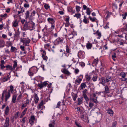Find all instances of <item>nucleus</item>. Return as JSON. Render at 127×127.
I'll list each match as a JSON object with an SVG mask.
<instances>
[{"mask_svg": "<svg viewBox=\"0 0 127 127\" xmlns=\"http://www.w3.org/2000/svg\"><path fill=\"white\" fill-rule=\"evenodd\" d=\"M85 78L86 79H99L97 77V75L95 74L94 72L93 71L92 73H86L85 75Z\"/></svg>", "mask_w": 127, "mask_h": 127, "instance_id": "obj_1", "label": "nucleus"}, {"mask_svg": "<svg viewBox=\"0 0 127 127\" xmlns=\"http://www.w3.org/2000/svg\"><path fill=\"white\" fill-rule=\"evenodd\" d=\"M47 21L48 23L51 24V27H50V29L53 30L55 27V20L54 18L51 17H49L47 19Z\"/></svg>", "mask_w": 127, "mask_h": 127, "instance_id": "obj_2", "label": "nucleus"}, {"mask_svg": "<svg viewBox=\"0 0 127 127\" xmlns=\"http://www.w3.org/2000/svg\"><path fill=\"white\" fill-rule=\"evenodd\" d=\"M48 81H46L43 82H41L40 83H39L37 85V86L40 89H42L44 87H46L48 84Z\"/></svg>", "mask_w": 127, "mask_h": 127, "instance_id": "obj_3", "label": "nucleus"}, {"mask_svg": "<svg viewBox=\"0 0 127 127\" xmlns=\"http://www.w3.org/2000/svg\"><path fill=\"white\" fill-rule=\"evenodd\" d=\"M30 41V39L28 38H24L23 39L21 40V41L26 46H29Z\"/></svg>", "mask_w": 127, "mask_h": 127, "instance_id": "obj_4", "label": "nucleus"}, {"mask_svg": "<svg viewBox=\"0 0 127 127\" xmlns=\"http://www.w3.org/2000/svg\"><path fill=\"white\" fill-rule=\"evenodd\" d=\"M85 56V52L83 51H80L78 53V56L80 59L84 58Z\"/></svg>", "mask_w": 127, "mask_h": 127, "instance_id": "obj_5", "label": "nucleus"}, {"mask_svg": "<svg viewBox=\"0 0 127 127\" xmlns=\"http://www.w3.org/2000/svg\"><path fill=\"white\" fill-rule=\"evenodd\" d=\"M65 47L66 51L67 53H68V54H67L65 55L67 57H71V53L70 54H69L70 52H71L70 49L69 47L67 45H66Z\"/></svg>", "mask_w": 127, "mask_h": 127, "instance_id": "obj_6", "label": "nucleus"}, {"mask_svg": "<svg viewBox=\"0 0 127 127\" xmlns=\"http://www.w3.org/2000/svg\"><path fill=\"white\" fill-rule=\"evenodd\" d=\"M29 25L30 22H26L25 23L23 27V28L25 30H30V28H31V27H30Z\"/></svg>", "mask_w": 127, "mask_h": 127, "instance_id": "obj_7", "label": "nucleus"}, {"mask_svg": "<svg viewBox=\"0 0 127 127\" xmlns=\"http://www.w3.org/2000/svg\"><path fill=\"white\" fill-rule=\"evenodd\" d=\"M42 39L45 43H47L50 41V36L48 35H45L43 37Z\"/></svg>", "mask_w": 127, "mask_h": 127, "instance_id": "obj_8", "label": "nucleus"}, {"mask_svg": "<svg viewBox=\"0 0 127 127\" xmlns=\"http://www.w3.org/2000/svg\"><path fill=\"white\" fill-rule=\"evenodd\" d=\"M35 120V118L34 116H31V118L29 120V122L31 125L30 126H31L34 124Z\"/></svg>", "mask_w": 127, "mask_h": 127, "instance_id": "obj_9", "label": "nucleus"}, {"mask_svg": "<svg viewBox=\"0 0 127 127\" xmlns=\"http://www.w3.org/2000/svg\"><path fill=\"white\" fill-rule=\"evenodd\" d=\"M64 39V38H63L58 37L55 40V42L57 44H58L60 43H63Z\"/></svg>", "mask_w": 127, "mask_h": 127, "instance_id": "obj_10", "label": "nucleus"}, {"mask_svg": "<svg viewBox=\"0 0 127 127\" xmlns=\"http://www.w3.org/2000/svg\"><path fill=\"white\" fill-rule=\"evenodd\" d=\"M9 118L6 117L4 124V127H9Z\"/></svg>", "mask_w": 127, "mask_h": 127, "instance_id": "obj_11", "label": "nucleus"}, {"mask_svg": "<svg viewBox=\"0 0 127 127\" xmlns=\"http://www.w3.org/2000/svg\"><path fill=\"white\" fill-rule=\"evenodd\" d=\"M29 25L31 27L30 31H32L35 29V23L32 21L30 22Z\"/></svg>", "mask_w": 127, "mask_h": 127, "instance_id": "obj_12", "label": "nucleus"}, {"mask_svg": "<svg viewBox=\"0 0 127 127\" xmlns=\"http://www.w3.org/2000/svg\"><path fill=\"white\" fill-rule=\"evenodd\" d=\"M5 101L6 102L7 99L9 98L10 96V91H8V92H5Z\"/></svg>", "mask_w": 127, "mask_h": 127, "instance_id": "obj_13", "label": "nucleus"}, {"mask_svg": "<svg viewBox=\"0 0 127 127\" xmlns=\"http://www.w3.org/2000/svg\"><path fill=\"white\" fill-rule=\"evenodd\" d=\"M30 70L32 71L34 74L36 73L37 71V68L36 67H32L29 69Z\"/></svg>", "mask_w": 127, "mask_h": 127, "instance_id": "obj_14", "label": "nucleus"}, {"mask_svg": "<svg viewBox=\"0 0 127 127\" xmlns=\"http://www.w3.org/2000/svg\"><path fill=\"white\" fill-rule=\"evenodd\" d=\"M105 91L103 92H100V93H103L104 92L105 94H107L109 93V89L108 87L106 86H105L104 87Z\"/></svg>", "mask_w": 127, "mask_h": 127, "instance_id": "obj_15", "label": "nucleus"}, {"mask_svg": "<svg viewBox=\"0 0 127 127\" xmlns=\"http://www.w3.org/2000/svg\"><path fill=\"white\" fill-rule=\"evenodd\" d=\"M83 100V97H81L79 98H78V103H77L78 105H80L82 103V101Z\"/></svg>", "mask_w": 127, "mask_h": 127, "instance_id": "obj_16", "label": "nucleus"}, {"mask_svg": "<svg viewBox=\"0 0 127 127\" xmlns=\"http://www.w3.org/2000/svg\"><path fill=\"white\" fill-rule=\"evenodd\" d=\"M9 110V108L8 106L6 107L4 110V114L7 115L8 114Z\"/></svg>", "mask_w": 127, "mask_h": 127, "instance_id": "obj_17", "label": "nucleus"}, {"mask_svg": "<svg viewBox=\"0 0 127 127\" xmlns=\"http://www.w3.org/2000/svg\"><path fill=\"white\" fill-rule=\"evenodd\" d=\"M94 34H96L98 36L97 38L98 39H100L101 36L100 32H99L98 30L97 31L95 32L94 33Z\"/></svg>", "mask_w": 127, "mask_h": 127, "instance_id": "obj_18", "label": "nucleus"}, {"mask_svg": "<svg viewBox=\"0 0 127 127\" xmlns=\"http://www.w3.org/2000/svg\"><path fill=\"white\" fill-rule=\"evenodd\" d=\"M30 12L29 11L27 10L26 12L25 15L26 19L27 20L30 17Z\"/></svg>", "mask_w": 127, "mask_h": 127, "instance_id": "obj_19", "label": "nucleus"}, {"mask_svg": "<svg viewBox=\"0 0 127 127\" xmlns=\"http://www.w3.org/2000/svg\"><path fill=\"white\" fill-rule=\"evenodd\" d=\"M12 26L14 27H16L18 26V21L17 19L14 21L12 24Z\"/></svg>", "mask_w": 127, "mask_h": 127, "instance_id": "obj_20", "label": "nucleus"}, {"mask_svg": "<svg viewBox=\"0 0 127 127\" xmlns=\"http://www.w3.org/2000/svg\"><path fill=\"white\" fill-rule=\"evenodd\" d=\"M62 71L64 74L68 75H69L70 74V73L66 69H64L62 70Z\"/></svg>", "mask_w": 127, "mask_h": 127, "instance_id": "obj_21", "label": "nucleus"}, {"mask_svg": "<svg viewBox=\"0 0 127 127\" xmlns=\"http://www.w3.org/2000/svg\"><path fill=\"white\" fill-rule=\"evenodd\" d=\"M107 113L110 115L111 116H112L113 114V111L111 109L109 108L107 110Z\"/></svg>", "mask_w": 127, "mask_h": 127, "instance_id": "obj_22", "label": "nucleus"}, {"mask_svg": "<svg viewBox=\"0 0 127 127\" xmlns=\"http://www.w3.org/2000/svg\"><path fill=\"white\" fill-rule=\"evenodd\" d=\"M17 94H16L13 95V97L12 98V102L13 103H15L16 102V100L17 97Z\"/></svg>", "mask_w": 127, "mask_h": 127, "instance_id": "obj_23", "label": "nucleus"}, {"mask_svg": "<svg viewBox=\"0 0 127 127\" xmlns=\"http://www.w3.org/2000/svg\"><path fill=\"white\" fill-rule=\"evenodd\" d=\"M6 67L7 70H9L11 71L14 70L12 66L8 65L6 66Z\"/></svg>", "mask_w": 127, "mask_h": 127, "instance_id": "obj_24", "label": "nucleus"}, {"mask_svg": "<svg viewBox=\"0 0 127 127\" xmlns=\"http://www.w3.org/2000/svg\"><path fill=\"white\" fill-rule=\"evenodd\" d=\"M25 2H26L24 5V6L25 8H29V4L28 3V1L26 0H24Z\"/></svg>", "mask_w": 127, "mask_h": 127, "instance_id": "obj_25", "label": "nucleus"}, {"mask_svg": "<svg viewBox=\"0 0 127 127\" xmlns=\"http://www.w3.org/2000/svg\"><path fill=\"white\" fill-rule=\"evenodd\" d=\"M86 13L87 15H90L91 14L92 11L91 10V9L89 7H88L86 9Z\"/></svg>", "mask_w": 127, "mask_h": 127, "instance_id": "obj_26", "label": "nucleus"}, {"mask_svg": "<svg viewBox=\"0 0 127 127\" xmlns=\"http://www.w3.org/2000/svg\"><path fill=\"white\" fill-rule=\"evenodd\" d=\"M84 18L83 20V22L86 24L88 23L89 22V21L87 19V18L85 16H84Z\"/></svg>", "mask_w": 127, "mask_h": 127, "instance_id": "obj_27", "label": "nucleus"}, {"mask_svg": "<svg viewBox=\"0 0 127 127\" xmlns=\"http://www.w3.org/2000/svg\"><path fill=\"white\" fill-rule=\"evenodd\" d=\"M92 44L90 43H87L86 45L87 48L88 49H90L92 47Z\"/></svg>", "mask_w": 127, "mask_h": 127, "instance_id": "obj_28", "label": "nucleus"}, {"mask_svg": "<svg viewBox=\"0 0 127 127\" xmlns=\"http://www.w3.org/2000/svg\"><path fill=\"white\" fill-rule=\"evenodd\" d=\"M68 10L69 12H72V14L75 12V11L73 10L72 7H69L68 8Z\"/></svg>", "mask_w": 127, "mask_h": 127, "instance_id": "obj_29", "label": "nucleus"}, {"mask_svg": "<svg viewBox=\"0 0 127 127\" xmlns=\"http://www.w3.org/2000/svg\"><path fill=\"white\" fill-rule=\"evenodd\" d=\"M22 94L20 93L17 98V100L18 102H19L21 101V99L22 98Z\"/></svg>", "mask_w": 127, "mask_h": 127, "instance_id": "obj_30", "label": "nucleus"}, {"mask_svg": "<svg viewBox=\"0 0 127 127\" xmlns=\"http://www.w3.org/2000/svg\"><path fill=\"white\" fill-rule=\"evenodd\" d=\"M7 91V89L6 90H4L3 91V93L2 95V96L1 97V99L2 100V101H3V100L4 98V95L5 93V92H6Z\"/></svg>", "mask_w": 127, "mask_h": 127, "instance_id": "obj_31", "label": "nucleus"}, {"mask_svg": "<svg viewBox=\"0 0 127 127\" xmlns=\"http://www.w3.org/2000/svg\"><path fill=\"white\" fill-rule=\"evenodd\" d=\"M20 113V112L19 111H17L14 115V118L15 119H16L18 118L19 116V115Z\"/></svg>", "mask_w": 127, "mask_h": 127, "instance_id": "obj_32", "label": "nucleus"}, {"mask_svg": "<svg viewBox=\"0 0 127 127\" xmlns=\"http://www.w3.org/2000/svg\"><path fill=\"white\" fill-rule=\"evenodd\" d=\"M74 35L73 34V33L72 32L71 33H69L68 34V38L69 39H71L73 38L74 37Z\"/></svg>", "mask_w": 127, "mask_h": 127, "instance_id": "obj_33", "label": "nucleus"}, {"mask_svg": "<svg viewBox=\"0 0 127 127\" xmlns=\"http://www.w3.org/2000/svg\"><path fill=\"white\" fill-rule=\"evenodd\" d=\"M81 15L80 13L76 14L75 15H74L73 16L74 17H76L77 18H80Z\"/></svg>", "mask_w": 127, "mask_h": 127, "instance_id": "obj_34", "label": "nucleus"}, {"mask_svg": "<svg viewBox=\"0 0 127 127\" xmlns=\"http://www.w3.org/2000/svg\"><path fill=\"white\" fill-rule=\"evenodd\" d=\"M98 62V59H96L94 60L93 61V64L94 65H96Z\"/></svg>", "mask_w": 127, "mask_h": 127, "instance_id": "obj_35", "label": "nucleus"}, {"mask_svg": "<svg viewBox=\"0 0 127 127\" xmlns=\"http://www.w3.org/2000/svg\"><path fill=\"white\" fill-rule=\"evenodd\" d=\"M14 64L13 65V69L14 70L15 69V68L16 67V66H17V62L16 61H14Z\"/></svg>", "mask_w": 127, "mask_h": 127, "instance_id": "obj_36", "label": "nucleus"}, {"mask_svg": "<svg viewBox=\"0 0 127 127\" xmlns=\"http://www.w3.org/2000/svg\"><path fill=\"white\" fill-rule=\"evenodd\" d=\"M43 101H41V102L39 103V105L38 106V109H40L41 108V106H43Z\"/></svg>", "mask_w": 127, "mask_h": 127, "instance_id": "obj_37", "label": "nucleus"}, {"mask_svg": "<svg viewBox=\"0 0 127 127\" xmlns=\"http://www.w3.org/2000/svg\"><path fill=\"white\" fill-rule=\"evenodd\" d=\"M83 96L86 102H87V101H89V99L88 97H87L86 95H83Z\"/></svg>", "mask_w": 127, "mask_h": 127, "instance_id": "obj_38", "label": "nucleus"}, {"mask_svg": "<svg viewBox=\"0 0 127 127\" xmlns=\"http://www.w3.org/2000/svg\"><path fill=\"white\" fill-rule=\"evenodd\" d=\"M10 50L12 52H14L16 50V49L15 47L12 46L11 47Z\"/></svg>", "mask_w": 127, "mask_h": 127, "instance_id": "obj_39", "label": "nucleus"}, {"mask_svg": "<svg viewBox=\"0 0 127 127\" xmlns=\"http://www.w3.org/2000/svg\"><path fill=\"white\" fill-rule=\"evenodd\" d=\"M89 18L90 20L92 22H94L96 21V19L95 18H92L91 17L89 16Z\"/></svg>", "mask_w": 127, "mask_h": 127, "instance_id": "obj_40", "label": "nucleus"}, {"mask_svg": "<svg viewBox=\"0 0 127 127\" xmlns=\"http://www.w3.org/2000/svg\"><path fill=\"white\" fill-rule=\"evenodd\" d=\"M42 57L43 59L46 61L47 59V57L46 56V55L42 54Z\"/></svg>", "mask_w": 127, "mask_h": 127, "instance_id": "obj_41", "label": "nucleus"}, {"mask_svg": "<svg viewBox=\"0 0 127 127\" xmlns=\"http://www.w3.org/2000/svg\"><path fill=\"white\" fill-rule=\"evenodd\" d=\"M85 87L86 84L84 83H82L81 85V89L82 90L83 89V88H84Z\"/></svg>", "mask_w": 127, "mask_h": 127, "instance_id": "obj_42", "label": "nucleus"}, {"mask_svg": "<svg viewBox=\"0 0 127 127\" xmlns=\"http://www.w3.org/2000/svg\"><path fill=\"white\" fill-rule=\"evenodd\" d=\"M27 119L26 117H24L22 119L21 121V122L23 124H24L25 123L26 121L27 120Z\"/></svg>", "mask_w": 127, "mask_h": 127, "instance_id": "obj_43", "label": "nucleus"}, {"mask_svg": "<svg viewBox=\"0 0 127 127\" xmlns=\"http://www.w3.org/2000/svg\"><path fill=\"white\" fill-rule=\"evenodd\" d=\"M6 44L8 47L9 46L11 47L12 46V43L10 41H7V42Z\"/></svg>", "mask_w": 127, "mask_h": 127, "instance_id": "obj_44", "label": "nucleus"}, {"mask_svg": "<svg viewBox=\"0 0 127 127\" xmlns=\"http://www.w3.org/2000/svg\"><path fill=\"white\" fill-rule=\"evenodd\" d=\"M34 74V73H33L32 71H31V70H30V69H29L28 72V74L29 75L31 76H32Z\"/></svg>", "mask_w": 127, "mask_h": 127, "instance_id": "obj_45", "label": "nucleus"}, {"mask_svg": "<svg viewBox=\"0 0 127 127\" xmlns=\"http://www.w3.org/2000/svg\"><path fill=\"white\" fill-rule=\"evenodd\" d=\"M120 75L123 78H124L126 76V74L124 72H122L120 74Z\"/></svg>", "mask_w": 127, "mask_h": 127, "instance_id": "obj_46", "label": "nucleus"}, {"mask_svg": "<svg viewBox=\"0 0 127 127\" xmlns=\"http://www.w3.org/2000/svg\"><path fill=\"white\" fill-rule=\"evenodd\" d=\"M76 9L77 12H79L80 10V7L78 6H76Z\"/></svg>", "mask_w": 127, "mask_h": 127, "instance_id": "obj_47", "label": "nucleus"}, {"mask_svg": "<svg viewBox=\"0 0 127 127\" xmlns=\"http://www.w3.org/2000/svg\"><path fill=\"white\" fill-rule=\"evenodd\" d=\"M77 97V94H74L72 95V97L73 100L75 101L76 100V98Z\"/></svg>", "mask_w": 127, "mask_h": 127, "instance_id": "obj_48", "label": "nucleus"}, {"mask_svg": "<svg viewBox=\"0 0 127 127\" xmlns=\"http://www.w3.org/2000/svg\"><path fill=\"white\" fill-rule=\"evenodd\" d=\"M83 77V75H80L78 76L77 77V79H82Z\"/></svg>", "mask_w": 127, "mask_h": 127, "instance_id": "obj_49", "label": "nucleus"}, {"mask_svg": "<svg viewBox=\"0 0 127 127\" xmlns=\"http://www.w3.org/2000/svg\"><path fill=\"white\" fill-rule=\"evenodd\" d=\"M44 7L46 9H48L49 8V6L47 4H45L44 6Z\"/></svg>", "mask_w": 127, "mask_h": 127, "instance_id": "obj_50", "label": "nucleus"}, {"mask_svg": "<svg viewBox=\"0 0 127 127\" xmlns=\"http://www.w3.org/2000/svg\"><path fill=\"white\" fill-rule=\"evenodd\" d=\"M79 64L82 67H84L85 65V64L83 62H79Z\"/></svg>", "mask_w": 127, "mask_h": 127, "instance_id": "obj_51", "label": "nucleus"}, {"mask_svg": "<svg viewBox=\"0 0 127 127\" xmlns=\"http://www.w3.org/2000/svg\"><path fill=\"white\" fill-rule=\"evenodd\" d=\"M94 105V104L91 102H90L89 104V106L90 108H92Z\"/></svg>", "mask_w": 127, "mask_h": 127, "instance_id": "obj_52", "label": "nucleus"}, {"mask_svg": "<svg viewBox=\"0 0 127 127\" xmlns=\"http://www.w3.org/2000/svg\"><path fill=\"white\" fill-rule=\"evenodd\" d=\"M10 89L8 91H10V93L11 92V93L13 92V87L12 85H11L10 86Z\"/></svg>", "mask_w": 127, "mask_h": 127, "instance_id": "obj_53", "label": "nucleus"}, {"mask_svg": "<svg viewBox=\"0 0 127 127\" xmlns=\"http://www.w3.org/2000/svg\"><path fill=\"white\" fill-rule=\"evenodd\" d=\"M36 13V12L35 11V10H33L32 12L31 13V14L32 16H34Z\"/></svg>", "mask_w": 127, "mask_h": 127, "instance_id": "obj_54", "label": "nucleus"}, {"mask_svg": "<svg viewBox=\"0 0 127 127\" xmlns=\"http://www.w3.org/2000/svg\"><path fill=\"white\" fill-rule=\"evenodd\" d=\"M87 89H85L82 92L83 95H86L87 94Z\"/></svg>", "mask_w": 127, "mask_h": 127, "instance_id": "obj_55", "label": "nucleus"}, {"mask_svg": "<svg viewBox=\"0 0 127 127\" xmlns=\"http://www.w3.org/2000/svg\"><path fill=\"white\" fill-rule=\"evenodd\" d=\"M7 14L5 13L4 14H1L0 15V17L2 18L6 17L7 16Z\"/></svg>", "mask_w": 127, "mask_h": 127, "instance_id": "obj_56", "label": "nucleus"}, {"mask_svg": "<svg viewBox=\"0 0 127 127\" xmlns=\"http://www.w3.org/2000/svg\"><path fill=\"white\" fill-rule=\"evenodd\" d=\"M127 15V13H125V15L122 14V16H123V19H125L126 18V17Z\"/></svg>", "mask_w": 127, "mask_h": 127, "instance_id": "obj_57", "label": "nucleus"}, {"mask_svg": "<svg viewBox=\"0 0 127 127\" xmlns=\"http://www.w3.org/2000/svg\"><path fill=\"white\" fill-rule=\"evenodd\" d=\"M34 97L36 100H39V99L38 97L37 96V94H34Z\"/></svg>", "mask_w": 127, "mask_h": 127, "instance_id": "obj_58", "label": "nucleus"}, {"mask_svg": "<svg viewBox=\"0 0 127 127\" xmlns=\"http://www.w3.org/2000/svg\"><path fill=\"white\" fill-rule=\"evenodd\" d=\"M114 54V55H112V58L114 61H115V59L116 58V56L115 55L116 54L115 53Z\"/></svg>", "mask_w": 127, "mask_h": 127, "instance_id": "obj_59", "label": "nucleus"}, {"mask_svg": "<svg viewBox=\"0 0 127 127\" xmlns=\"http://www.w3.org/2000/svg\"><path fill=\"white\" fill-rule=\"evenodd\" d=\"M117 124L116 122H114L112 124L111 127H115Z\"/></svg>", "mask_w": 127, "mask_h": 127, "instance_id": "obj_60", "label": "nucleus"}, {"mask_svg": "<svg viewBox=\"0 0 127 127\" xmlns=\"http://www.w3.org/2000/svg\"><path fill=\"white\" fill-rule=\"evenodd\" d=\"M24 11V10L22 8H21V10L20 11H18V14H19L20 13H22Z\"/></svg>", "mask_w": 127, "mask_h": 127, "instance_id": "obj_61", "label": "nucleus"}, {"mask_svg": "<svg viewBox=\"0 0 127 127\" xmlns=\"http://www.w3.org/2000/svg\"><path fill=\"white\" fill-rule=\"evenodd\" d=\"M76 125L78 127H83L80 126V123H78L77 122H75Z\"/></svg>", "mask_w": 127, "mask_h": 127, "instance_id": "obj_62", "label": "nucleus"}, {"mask_svg": "<svg viewBox=\"0 0 127 127\" xmlns=\"http://www.w3.org/2000/svg\"><path fill=\"white\" fill-rule=\"evenodd\" d=\"M79 72V70L77 68H76L75 69L74 72L76 74L78 73Z\"/></svg>", "mask_w": 127, "mask_h": 127, "instance_id": "obj_63", "label": "nucleus"}, {"mask_svg": "<svg viewBox=\"0 0 127 127\" xmlns=\"http://www.w3.org/2000/svg\"><path fill=\"white\" fill-rule=\"evenodd\" d=\"M20 48L22 51H24L25 50V47L23 46L22 45L20 46Z\"/></svg>", "mask_w": 127, "mask_h": 127, "instance_id": "obj_64", "label": "nucleus"}]
</instances>
